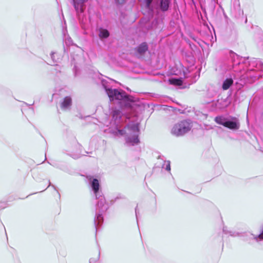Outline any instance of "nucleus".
Segmentation results:
<instances>
[{
    "mask_svg": "<svg viewBox=\"0 0 263 263\" xmlns=\"http://www.w3.org/2000/svg\"><path fill=\"white\" fill-rule=\"evenodd\" d=\"M238 15H239V16H240L241 15H243V10H241V9H240V4H238Z\"/></svg>",
    "mask_w": 263,
    "mask_h": 263,
    "instance_id": "23",
    "label": "nucleus"
},
{
    "mask_svg": "<svg viewBox=\"0 0 263 263\" xmlns=\"http://www.w3.org/2000/svg\"><path fill=\"white\" fill-rule=\"evenodd\" d=\"M110 80L111 81H114V82H116V81H115V80H112V79H110Z\"/></svg>",
    "mask_w": 263,
    "mask_h": 263,
    "instance_id": "25",
    "label": "nucleus"
},
{
    "mask_svg": "<svg viewBox=\"0 0 263 263\" xmlns=\"http://www.w3.org/2000/svg\"><path fill=\"white\" fill-rule=\"evenodd\" d=\"M148 50V46L147 43L145 42L141 43L135 48L136 52L140 55H144Z\"/></svg>",
    "mask_w": 263,
    "mask_h": 263,
    "instance_id": "10",
    "label": "nucleus"
},
{
    "mask_svg": "<svg viewBox=\"0 0 263 263\" xmlns=\"http://www.w3.org/2000/svg\"><path fill=\"white\" fill-rule=\"evenodd\" d=\"M178 66L180 69L179 70H177L176 71H174L173 74L175 75H181L182 73V75L184 78H187L189 77L188 74L190 73L189 68L184 67L181 63Z\"/></svg>",
    "mask_w": 263,
    "mask_h": 263,
    "instance_id": "11",
    "label": "nucleus"
},
{
    "mask_svg": "<svg viewBox=\"0 0 263 263\" xmlns=\"http://www.w3.org/2000/svg\"><path fill=\"white\" fill-rule=\"evenodd\" d=\"M243 77H241L240 78H237V79L236 80V82H235V87L237 89V91L238 92L239 90H240L244 86L245 82L243 79H245Z\"/></svg>",
    "mask_w": 263,
    "mask_h": 263,
    "instance_id": "14",
    "label": "nucleus"
},
{
    "mask_svg": "<svg viewBox=\"0 0 263 263\" xmlns=\"http://www.w3.org/2000/svg\"><path fill=\"white\" fill-rule=\"evenodd\" d=\"M46 64H47V65H49V63L47 62H46Z\"/></svg>",
    "mask_w": 263,
    "mask_h": 263,
    "instance_id": "28",
    "label": "nucleus"
},
{
    "mask_svg": "<svg viewBox=\"0 0 263 263\" xmlns=\"http://www.w3.org/2000/svg\"><path fill=\"white\" fill-rule=\"evenodd\" d=\"M46 64H47V65H49V63L47 62H46Z\"/></svg>",
    "mask_w": 263,
    "mask_h": 263,
    "instance_id": "26",
    "label": "nucleus"
},
{
    "mask_svg": "<svg viewBox=\"0 0 263 263\" xmlns=\"http://www.w3.org/2000/svg\"><path fill=\"white\" fill-rule=\"evenodd\" d=\"M165 163H166V167H165L166 170H167L168 172H170V171H171L170 162L169 161H167L165 162Z\"/></svg>",
    "mask_w": 263,
    "mask_h": 263,
    "instance_id": "21",
    "label": "nucleus"
},
{
    "mask_svg": "<svg viewBox=\"0 0 263 263\" xmlns=\"http://www.w3.org/2000/svg\"><path fill=\"white\" fill-rule=\"evenodd\" d=\"M110 114L112 116V120L114 121L115 124L118 126L121 122L122 111L117 108H112Z\"/></svg>",
    "mask_w": 263,
    "mask_h": 263,
    "instance_id": "7",
    "label": "nucleus"
},
{
    "mask_svg": "<svg viewBox=\"0 0 263 263\" xmlns=\"http://www.w3.org/2000/svg\"><path fill=\"white\" fill-rule=\"evenodd\" d=\"M72 104V99L70 97H66L64 98L61 104V108L63 109H67Z\"/></svg>",
    "mask_w": 263,
    "mask_h": 263,
    "instance_id": "13",
    "label": "nucleus"
},
{
    "mask_svg": "<svg viewBox=\"0 0 263 263\" xmlns=\"http://www.w3.org/2000/svg\"><path fill=\"white\" fill-rule=\"evenodd\" d=\"M91 186L95 193H98L99 190V182L98 179H93L92 181Z\"/></svg>",
    "mask_w": 263,
    "mask_h": 263,
    "instance_id": "15",
    "label": "nucleus"
},
{
    "mask_svg": "<svg viewBox=\"0 0 263 263\" xmlns=\"http://www.w3.org/2000/svg\"><path fill=\"white\" fill-rule=\"evenodd\" d=\"M214 121L232 130H237L240 128L239 119L232 116L219 115L215 117Z\"/></svg>",
    "mask_w": 263,
    "mask_h": 263,
    "instance_id": "4",
    "label": "nucleus"
},
{
    "mask_svg": "<svg viewBox=\"0 0 263 263\" xmlns=\"http://www.w3.org/2000/svg\"><path fill=\"white\" fill-rule=\"evenodd\" d=\"M116 3L118 4H123L127 0H115Z\"/></svg>",
    "mask_w": 263,
    "mask_h": 263,
    "instance_id": "22",
    "label": "nucleus"
},
{
    "mask_svg": "<svg viewBox=\"0 0 263 263\" xmlns=\"http://www.w3.org/2000/svg\"><path fill=\"white\" fill-rule=\"evenodd\" d=\"M147 10L148 14L153 16L155 14L165 13L171 7V0H138Z\"/></svg>",
    "mask_w": 263,
    "mask_h": 263,
    "instance_id": "3",
    "label": "nucleus"
},
{
    "mask_svg": "<svg viewBox=\"0 0 263 263\" xmlns=\"http://www.w3.org/2000/svg\"><path fill=\"white\" fill-rule=\"evenodd\" d=\"M96 141H98L99 143H104V140H102L101 139H98V138L97 137H92L90 140V145H91V146H97V145L96 144H95V145L94 144L96 143ZM100 146L99 144L98 145V146Z\"/></svg>",
    "mask_w": 263,
    "mask_h": 263,
    "instance_id": "17",
    "label": "nucleus"
},
{
    "mask_svg": "<svg viewBox=\"0 0 263 263\" xmlns=\"http://www.w3.org/2000/svg\"><path fill=\"white\" fill-rule=\"evenodd\" d=\"M117 127L116 128V130L114 132V133L115 135H120V136H123L126 134V129L125 127L123 129H120L118 127V126H117Z\"/></svg>",
    "mask_w": 263,
    "mask_h": 263,
    "instance_id": "16",
    "label": "nucleus"
},
{
    "mask_svg": "<svg viewBox=\"0 0 263 263\" xmlns=\"http://www.w3.org/2000/svg\"><path fill=\"white\" fill-rule=\"evenodd\" d=\"M101 84L110 102L117 101L121 107H130L135 102V98L123 90L109 87L106 80L103 79Z\"/></svg>",
    "mask_w": 263,
    "mask_h": 263,
    "instance_id": "2",
    "label": "nucleus"
},
{
    "mask_svg": "<svg viewBox=\"0 0 263 263\" xmlns=\"http://www.w3.org/2000/svg\"><path fill=\"white\" fill-rule=\"evenodd\" d=\"M58 72H61V71L60 70H58Z\"/></svg>",
    "mask_w": 263,
    "mask_h": 263,
    "instance_id": "29",
    "label": "nucleus"
},
{
    "mask_svg": "<svg viewBox=\"0 0 263 263\" xmlns=\"http://www.w3.org/2000/svg\"><path fill=\"white\" fill-rule=\"evenodd\" d=\"M223 71L232 70L230 77L223 82L222 88L227 90L237 78H250L251 81H255L261 77L263 72V63L256 58L240 57L232 50L228 51L225 54V58L220 65Z\"/></svg>",
    "mask_w": 263,
    "mask_h": 263,
    "instance_id": "1",
    "label": "nucleus"
},
{
    "mask_svg": "<svg viewBox=\"0 0 263 263\" xmlns=\"http://www.w3.org/2000/svg\"><path fill=\"white\" fill-rule=\"evenodd\" d=\"M73 72L74 76L76 77L78 75V73L79 72V69L76 65H74L73 68Z\"/></svg>",
    "mask_w": 263,
    "mask_h": 263,
    "instance_id": "19",
    "label": "nucleus"
},
{
    "mask_svg": "<svg viewBox=\"0 0 263 263\" xmlns=\"http://www.w3.org/2000/svg\"><path fill=\"white\" fill-rule=\"evenodd\" d=\"M46 64H47V65H49V63L47 62H46Z\"/></svg>",
    "mask_w": 263,
    "mask_h": 263,
    "instance_id": "27",
    "label": "nucleus"
},
{
    "mask_svg": "<svg viewBox=\"0 0 263 263\" xmlns=\"http://www.w3.org/2000/svg\"><path fill=\"white\" fill-rule=\"evenodd\" d=\"M126 143L128 146L138 145L140 143L139 135L134 134L133 136H128L126 138Z\"/></svg>",
    "mask_w": 263,
    "mask_h": 263,
    "instance_id": "9",
    "label": "nucleus"
},
{
    "mask_svg": "<svg viewBox=\"0 0 263 263\" xmlns=\"http://www.w3.org/2000/svg\"><path fill=\"white\" fill-rule=\"evenodd\" d=\"M192 128L190 120H183L175 124L171 130V133L176 137H181L187 133Z\"/></svg>",
    "mask_w": 263,
    "mask_h": 263,
    "instance_id": "5",
    "label": "nucleus"
},
{
    "mask_svg": "<svg viewBox=\"0 0 263 263\" xmlns=\"http://www.w3.org/2000/svg\"><path fill=\"white\" fill-rule=\"evenodd\" d=\"M72 5L77 13L78 18L79 21H81V16L84 12L85 9V4L88 0H72Z\"/></svg>",
    "mask_w": 263,
    "mask_h": 263,
    "instance_id": "6",
    "label": "nucleus"
},
{
    "mask_svg": "<svg viewBox=\"0 0 263 263\" xmlns=\"http://www.w3.org/2000/svg\"><path fill=\"white\" fill-rule=\"evenodd\" d=\"M125 128L128 129L129 132H132L134 134H138L140 133V123L138 122H130L128 123Z\"/></svg>",
    "mask_w": 263,
    "mask_h": 263,
    "instance_id": "8",
    "label": "nucleus"
},
{
    "mask_svg": "<svg viewBox=\"0 0 263 263\" xmlns=\"http://www.w3.org/2000/svg\"><path fill=\"white\" fill-rule=\"evenodd\" d=\"M57 55V53L54 52H51L50 53L51 59L54 63L59 62V59L58 58L57 59L55 58V56Z\"/></svg>",
    "mask_w": 263,
    "mask_h": 263,
    "instance_id": "18",
    "label": "nucleus"
},
{
    "mask_svg": "<svg viewBox=\"0 0 263 263\" xmlns=\"http://www.w3.org/2000/svg\"><path fill=\"white\" fill-rule=\"evenodd\" d=\"M99 36L101 40L107 39L110 35L109 31L105 28L100 27L99 30Z\"/></svg>",
    "mask_w": 263,
    "mask_h": 263,
    "instance_id": "12",
    "label": "nucleus"
},
{
    "mask_svg": "<svg viewBox=\"0 0 263 263\" xmlns=\"http://www.w3.org/2000/svg\"><path fill=\"white\" fill-rule=\"evenodd\" d=\"M217 4H218V0H211V7L212 10L215 9Z\"/></svg>",
    "mask_w": 263,
    "mask_h": 263,
    "instance_id": "20",
    "label": "nucleus"
},
{
    "mask_svg": "<svg viewBox=\"0 0 263 263\" xmlns=\"http://www.w3.org/2000/svg\"><path fill=\"white\" fill-rule=\"evenodd\" d=\"M258 238L260 239H263V230L262 232L258 235Z\"/></svg>",
    "mask_w": 263,
    "mask_h": 263,
    "instance_id": "24",
    "label": "nucleus"
}]
</instances>
